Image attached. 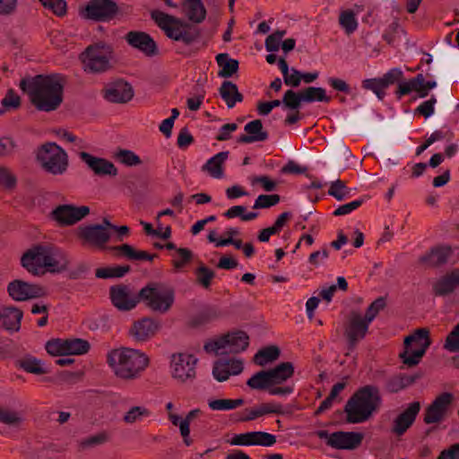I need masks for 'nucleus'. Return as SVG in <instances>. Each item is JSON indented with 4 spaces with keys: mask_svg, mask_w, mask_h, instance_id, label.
<instances>
[{
    "mask_svg": "<svg viewBox=\"0 0 459 459\" xmlns=\"http://www.w3.org/2000/svg\"><path fill=\"white\" fill-rule=\"evenodd\" d=\"M65 81L59 74L36 75L30 80H22L20 87L27 91L37 109L50 112L63 102Z\"/></svg>",
    "mask_w": 459,
    "mask_h": 459,
    "instance_id": "1",
    "label": "nucleus"
},
{
    "mask_svg": "<svg viewBox=\"0 0 459 459\" xmlns=\"http://www.w3.org/2000/svg\"><path fill=\"white\" fill-rule=\"evenodd\" d=\"M22 265L31 274L39 275L48 271L59 273L67 269V255L50 244H38L28 249L21 259Z\"/></svg>",
    "mask_w": 459,
    "mask_h": 459,
    "instance_id": "2",
    "label": "nucleus"
},
{
    "mask_svg": "<svg viewBox=\"0 0 459 459\" xmlns=\"http://www.w3.org/2000/svg\"><path fill=\"white\" fill-rule=\"evenodd\" d=\"M107 362L117 377L134 380L149 367L150 359L140 350L122 347L111 350L107 355Z\"/></svg>",
    "mask_w": 459,
    "mask_h": 459,
    "instance_id": "3",
    "label": "nucleus"
},
{
    "mask_svg": "<svg viewBox=\"0 0 459 459\" xmlns=\"http://www.w3.org/2000/svg\"><path fill=\"white\" fill-rule=\"evenodd\" d=\"M381 403L379 390L374 385L359 388L347 402L344 411L349 423H361L369 419Z\"/></svg>",
    "mask_w": 459,
    "mask_h": 459,
    "instance_id": "4",
    "label": "nucleus"
},
{
    "mask_svg": "<svg viewBox=\"0 0 459 459\" xmlns=\"http://www.w3.org/2000/svg\"><path fill=\"white\" fill-rule=\"evenodd\" d=\"M151 16L166 36L173 40L191 45L200 38L199 29L178 18L159 10L152 11Z\"/></svg>",
    "mask_w": 459,
    "mask_h": 459,
    "instance_id": "5",
    "label": "nucleus"
},
{
    "mask_svg": "<svg viewBox=\"0 0 459 459\" xmlns=\"http://www.w3.org/2000/svg\"><path fill=\"white\" fill-rule=\"evenodd\" d=\"M139 299L152 311L165 314L175 302V290L167 283L152 281L139 291Z\"/></svg>",
    "mask_w": 459,
    "mask_h": 459,
    "instance_id": "6",
    "label": "nucleus"
},
{
    "mask_svg": "<svg viewBox=\"0 0 459 459\" xmlns=\"http://www.w3.org/2000/svg\"><path fill=\"white\" fill-rule=\"evenodd\" d=\"M37 159L43 169L52 175H63L69 165L65 151L55 143H47L38 151Z\"/></svg>",
    "mask_w": 459,
    "mask_h": 459,
    "instance_id": "7",
    "label": "nucleus"
},
{
    "mask_svg": "<svg viewBox=\"0 0 459 459\" xmlns=\"http://www.w3.org/2000/svg\"><path fill=\"white\" fill-rule=\"evenodd\" d=\"M113 57L112 48L103 42L90 45L81 55L84 70L93 74L108 71Z\"/></svg>",
    "mask_w": 459,
    "mask_h": 459,
    "instance_id": "8",
    "label": "nucleus"
},
{
    "mask_svg": "<svg viewBox=\"0 0 459 459\" xmlns=\"http://www.w3.org/2000/svg\"><path fill=\"white\" fill-rule=\"evenodd\" d=\"M249 344V337L243 331L227 333L220 338L205 342L204 349L215 356L239 353Z\"/></svg>",
    "mask_w": 459,
    "mask_h": 459,
    "instance_id": "9",
    "label": "nucleus"
},
{
    "mask_svg": "<svg viewBox=\"0 0 459 459\" xmlns=\"http://www.w3.org/2000/svg\"><path fill=\"white\" fill-rule=\"evenodd\" d=\"M429 331L420 328L404 339L405 350L400 354L403 363L408 367L417 365L429 347Z\"/></svg>",
    "mask_w": 459,
    "mask_h": 459,
    "instance_id": "10",
    "label": "nucleus"
},
{
    "mask_svg": "<svg viewBox=\"0 0 459 459\" xmlns=\"http://www.w3.org/2000/svg\"><path fill=\"white\" fill-rule=\"evenodd\" d=\"M198 359L192 354L174 353L170 357L169 369L174 380L180 384L192 383L196 377Z\"/></svg>",
    "mask_w": 459,
    "mask_h": 459,
    "instance_id": "11",
    "label": "nucleus"
},
{
    "mask_svg": "<svg viewBox=\"0 0 459 459\" xmlns=\"http://www.w3.org/2000/svg\"><path fill=\"white\" fill-rule=\"evenodd\" d=\"M316 436L325 444L337 450H354L358 448L363 440V435L359 432L335 431L329 433L327 430H319Z\"/></svg>",
    "mask_w": 459,
    "mask_h": 459,
    "instance_id": "12",
    "label": "nucleus"
},
{
    "mask_svg": "<svg viewBox=\"0 0 459 459\" xmlns=\"http://www.w3.org/2000/svg\"><path fill=\"white\" fill-rule=\"evenodd\" d=\"M119 13V7L114 0H91L81 11V15L95 22H108Z\"/></svg>",
    "mask_w": 459,
    "mask_h": 459,
    "instance_id": "13",
    "label": "nucleus"
},
{
    "mask_svg": "<svg viewBox=\"0 0 459 459\" xmlns=\"http://www.w3.org/2000/svg\"><path fill=\"white\" fill-rule=\"evenodd\" d=\"M369 324L363 319L361 313L351 310L344 325V336L349 351H353L368 332Z\"/></svg>",
    "mask_w": 459,
    "mask_h": 459,
    "instance_id": "14",
    "label": "nucleus"
},
{
    "mask_svg": "<svg viewBox=\"0 0 459 459\" xmlns=\"http://www.w3.org/2000/svg\"><path fill=\"white\" fill-rule=\"evenodd\" d=\"M453 401L454 395L451 393L445 392L437 395L425 409L424 423L429 425L442 422L446 418Z\"/></svg>",
    "mask_w": 459,
    "mask_h": 459,
    "instance_id": "15",
    "label": "nucleus"
},
{
    "mask_svg": "<svg viewBox=\"0 0 459 459\" xmlns=\"http://www.w3.org/2000/svg\"><path fill=\"white\" fill-rule=\"evenodd\" d=\"M90 213L86 205L75 206L73 204H61L52 212V217L61 226H70L77 223Z\"/></svg>",
    "mask_w": 459,
    "mask_h": 459,
    "instance_id": "16",
    "label": "nucleus"
},
{
    "mask_svg": "<svg viewBox=\"0 0 459 459\" xmlns=\"http://www.w3.org/2000/svg\"><path fill=\"white\" fill-rule=\"evenodd\" d=\"M78 238L83 245L104 248L110 238V232L100 224H91L78 228Z\"/></svg>",
    "mask_w": 459,
    "mask_h": 459,
    "instance_id": "17",
    "label": "nucleus"
},
{
    "mask_svg": "<svg viewBox=\"0 0 459 459\" xmlns=\"http://www.w3.org/2000/svg\"><path fill=\"white\" fill-rule=\"evenodd\" d=\"M420 408L421 404L418 401L409 403L408 406L394 419L390 429L391 433L397 437L403 436L415 422Z\"/></svg>",
    "mask_w": 459,
    "mask_h": 459,
    "instance_id": "18",
    "label": "nucleus"
},
{
    "mask_svg": "<svg viewBox=\"0 0 459 459\" xmlns=\"http://www.w3.org/2000/svg\"><path fill=\"white\" fill-rule=\"evenodd\" d=\"M10 297L15 301H25L29 299L44 297L46 291L39 284H31L22 280H14L7 286Z\"/></svg>",
    "mask_w": 459,
    "mask_h": 459,
    "instance_id": "19",
    "label": "nucleus"
},
{
    "mask_svg": "<svg viewBox=\"0 0 459 459\" xmlns=\"http://www.w3.org/2000/svg\"><path fill=\"white\" fill-rule=\"evenodd\" d=\"M436 87V81L426 82L423 74H419L409 81L399 82L395 93L397 98L401 99L403 96L410 94L412 91H415L419 97L425 98L429 95V91Z\"/></svg>",
    "mask_w": 459,
    "mask_h": 459,
    "instance_id": "20",
    "label": "nucleus"
},
{
    "mask_svg": "<svg viewBox=\"0 0 459 459\" xmlns=\"http://www.w3.org/2000/svg\"><path fill=\"white\" fill-rule=\"evenodd\" d=\"M103 97L112 103H126L133 99L134 89L129 82L124 80H117L105 87Z\"/></svg>",
    "mask_w": 459,
    "mask_h": 459,
    "instance_id": "21",
    "label": "nucleus"
},
{
    "mask_svg": "<svg viewBox=\"0 0 459 459\" xmlns=\"http://www.w3.org/2000/svg\"><path fill=\"white\" fill-rule=\"evenodd\" d=\"M110 299L112 304L119 310H131L141 300L138 297L134 296L126 285L112 286L109 290Z\"/></svg>",
    "mask_w": 459,
    "mask_h": 459,
    "instance_id": "22",
    "label": "nucleus"
},
{
    "mask_svg": "<svg viewBox=\"0 0 459 459\" xmlns=\"http://www.w3.org/2000/svg\"><path fill=\"white\" fill-rule=\"evenodd\" d=\"M126 42L147 56L158 54V48L153 39L146 32L131 30L125 37Z\"/></svg>",
    "mask_w": 459,
    "mask_h": 459,
    "instance_id": "23",
    "label": "nucleus"
},
{
    "mask_svg": "<svg viewBox=\"0 0 459 459\" xmlns=\"http://www.w3.org/2000/svg\"><path fill=\"white\" fill-rule=\"evenodd\" d=\"M80 159L88 166V168L97 176L115 177L117 175V169L113 162L100 157L93 156L86 152L79 153Z\"/></svg>",
    "mask_w": 459,
    "mask_h": 459,
    "instance_id": "24",
    "label": "nucleus"
},
{
    "mask_svg": "<svg viewBox=\"0 0 459 459\" xmlns=\"http://www.w3.org/2000/svg\"><path fill=\"white\" fill-rule=\"evenodd\" d=\"M244 369L243 360L240 359H219L213 363L212 376L219 382H224L230 376L239 375Z\"/></svg>",
    "mask_w": 459,
    "mask_h": 459,
    "instance_id": "25",
    "label": "nucleus"
},
{
    "mask_svg": "<svg viewBox=\"0 0 459 459\" xmlns=\"http://www.w3.org/2000/svg\"><path fill=\"white\" fill-rule=\"evenodd\" d=\"M160 324L151 317H144L134 322L130 329V334L137 342H146L156 334Z\"/></svg>",
    "mask_w": 459,
    "mask_h": 459,
    "instance_id": "26",
    "label": "nucleus"
},
{
    "mask_svg": "<svg viewBox=\"0 0 459 459\" xmlns=\"http://www.w3.org/2000/svg\"><path fill=\"white\" fill-rule=\"evenodd\" d=\"M459 286V269H455L452 272L437 279L432 283V291L435 296H446L455 291Z\"/></svg>",
    "mask_w": 459,
    "mask_h": 459,
    "instance_id": "27",
    "label": "nucleus"
},
{
    "mask_svg": "<svg viewBox=\"0 0 459 459\" xmlns=\"http://www.w3.org/2000/svg\"><path fill=\"white\" fill-rule=\"evenodd\" d=\"M244 130L247 134L239 135L237 139V142L239 143H253L268 139V133L263 129V124L260 119L248 122L244 126Z\"/></svg>",
    "mask_w": 459,
    "mask_h": 459,
    "instance_id": "28",
    "label": "nucleus"
},
{
    "mask_svg": "<svg viewBox=\"0 0 459 459\" xmlns=\"http://www.w3.org/2000/svg\"><path fill=\"white\" fill-rule=\"evenodd\" d=\"M451 255L448 247H437L419 258V263L425 267H437L446 264Z\"/></svg>",
    "mask_w": 459,
    "mask_h": 459,
    "instance_id": "29",
    "label": "nucleus"
},
{
    "mask_svg": "<svg viewBox=\"0 0 459 459\" xmlns=\"http://www.w3.org/2000/svg\"><path fill=\"white\" fill-rule=\"evenodd\" d=\"M23 313L15 307H2L0 324L10 331H19Z\"/></svg>",
    "mask_w": 459,
    "mask_h": 459,
    "instance_id": "30",
    "label": "nucleus"
},
{
    "mask_svg": "<svg viewBox=\"0 0 459 459\" xmlns=\"http://www.w3.org/2000/svg\"><path fill=\"white\" fill-rule=\"evenodd\" d=\"M283 406L278 403H262L259 406L246 410V415L242 417L240 421H250L259 418L261 416L274 413V414H283Z\"/></svg>",
    "mask_w": 459,
    "mask_h": 459,
    "instance_id": "31",
    "label": "nucleus"
},
{
    "mask_svg": "<svg viewBox=\"0 0 459 459\" xmlns=\"http://www.w3.org/2000/svg\"><path fill=\"white\" fill-rule=\"evenodd\" d=\"M182 7L187 19L194 23H201L206 17V9L201 0H184Z\"/></svg>",
    "mask_w": 459,
    "mask_h": 459,
    "instance_id": "32",
    "label": "nucleus"
},
{
    "mask_svg": "<svg viewBox=\"0 0 459 459\" xmlns=\"http://www.w3.org/2000/svg\"><path fill=\"white\" fill-rule=\"evenodd\" d=\"M229 157V152H221L209 159L202 167L212 178H222L224 177L223 164Z\"/></svg>",
    "mask_w": 459,
    "mask_h": 459,
    "instance_id": "33",
    "label": "nucleus"
},
{
    "mask_svg": "<svg viewBox=\"0 0 459 459\" xmlns=\"http://www.w3.org/2000/svg\"><path fill=\"white\" fill-rule=\"evenodd\" d=\"M219 92L229 108H232L237 102L243 101V95L238 91V86L230 81H224Z\"/></svg>",
    "mask_w": 459,
    "mask_h": 459,
    "instance_id": "34",
    "label": "nucleus"
},
{
    "mask_svg": "<svg viewBox=\"0 0 459 459\" xmlns=\"http://www.w3.org/2000/svg\"><path fill=\"white\" fill-rule=\"evenodd\" d=\"M272 386L280 385L291 377L294 367L291 362H282L275 368L267 370Z\"/></svg>",
    "mask_w": 459,
    "mask_h": 459,
    "instance_id": "35",
    "label": "nucleus"
},
{
    "mask_svg": "<svg viewBox=\"0 0 459 459\" xmlns=\"http://www.w3.org/2000/svg\"><path fill=\"white\" fill-rule=\"evenodd\" d=\"M24 421L21 411L0 404V422L12 429H20Z\"/></svg>",
    "mask_w": 459,
    "mask_h": 459,
    "instance_id": "36",
    "label": "nucleus"
},
{
    "mask_svg": "<svg viewBox=\"0 0 459 459\" xmlns=\"http://www.w3.org/2000/svg\"><path fill=\"white\" fill-rule=\"evenodd\" d=\"M216 62L221 68L218 73L220 77L229 78L238 72V61L230 58L227 53L218 54L216 56Z\"/></svg>",
    "mask_w": 459,
    "mask_h": 459,
    "instance_id": "37",
    "label": "nucleus"
},
{
    "mask_svg": "<svg viewBox=\"0 0 459 459\" xmlns=\"http://www.w3.org/2000/svg\"><path fill=\"white\" fill-rule=\"evenodd\" d=\"M278 66L282 74L284 83L291 87H299L301 82V73L295 68H289L284 57H280Z\"/></svg>",
    "mask_w": 459,
    "mask_h": 459,
    "instance_id": "38",
    "label": "nucleus"
},
{
    "mask_svg": "<svg viewBox=\"0 0 459 459\" xmlns=\"http://www.w3.org/2000/svg\"><path fill=\"white\" fill-rule=\"evenodd\" d=\"M303 102L311 103L315 101L330 102L331 97L326 95V91L321 87H307L301 91Z\"/></svg>",
    "mask_w": 459,
    "mask_h": 459,
    "instance_id": "39",
    "label": "nucleus"
},
{
    "mask_svg": "<svg viewBox=\"0 0 459 459\" xmlns=\"http://www.w3.org/2000/svg\"><path fill=\"white\" fill-rule=\"evenodd\" d=\"M114 248L120 251L124 256L132 261H152L156 256V255H150L146 251L135 250L128 244H123Z\"/></svg>",
    "mask_w": 459,
    "mask_h": 459,
    "instance_id": "40",
    "label": "nucleus"
},
{
    "mask_svg": "<svg viewBox=\"0 0 459 459\" xmlns=\"http://www.w3.org/2000/svg\"><path fill=\"white\" fill-rule=\"evenodd\" d=\"M280 349L276 346H268L259 350L254 356V362L259 366H264L276 360L280 356Z\"/></svg>",
    "mask_w": 459,
    "mask_h": 459,
    "instance_id": "41",
    "label": "nucleus"
},
{
    "mask_svg": "<svg viewBox=\"0 0 459 459\" xmlns=\"http://www.w3.org/2000/svg\"><path fill=\"white\" fill-rule=\"evenodd\" d=\"M195 275L196 283L204 290H209L211 288L212 281L215 277V273L204 264H201L195 270Z\"/></svg>",
    "mask_w": 459,
    "mask_h": 459,
    "instance_id": "42",
    "label": "nucleus"
},
{
    "mask_svg": "<svg viewBox=\"0 0 459 459\" xmlns=\"http://www.w3.org/2000/svg\"><path fill=\"white\" fill-rule=\"evenodd\" d=\"M347 382H338L331 389L329 395L320 403L316 409V413L320 414L329 410L333 403L338 399L339 394L345 388Z\"/></svg>",
    "mask_w": 459,
    "mask_h": 459,
    "instance_id": "43",
    "label": "nucleus"
},
{
    "mask_svg": "<svg viewBox=\"0 0 459 459\" xmlns=\"http://www.w3.org/2000/svg\"><path fill=\"white\" fill-rule=\"evenodd\" d=\"M129 265L101 267L95 271V276L100 279L120 278L130 271Z\"/></svg>",
    "mask_w": 459,
    "mask_h": 459,
    "instance_id": "44",
    "label": "nucleus"
},
{
    "mask_svg": "<svg viewBox=\"0 0 459 459\" xmlns=\"http://www.w3.org/2000/svg\"><path fill=\"white\" fill-rule=\"evenodd\" d=\"M109 440V435L107 431H100L79 441L81 450H86L96 447L107 443Z\"/></svg>",
    "mask_w": 459,
    "mask_h": 459,
    "instance_id": "45",
    "label": "nucleus"
},
{
    "mask_svg": "<svg viewBox=\"0 0 459 459\" xmlns=\"http://www.w3.org/2000/svg\"><path fill=\"white\" fill-rule=\"evenodd\" d=\"M67 355H82L89 351L90 343L81 338L65 339Z\"/></svg>",
    "mask_w": 459,
    "mask_h": 459,
    "instance_id": "46",
    "label": "nucleus"
},
{
    "mask_svg": "<svg viewBox=\"0 0 459 459\" xmlns=\"http://www.w3.org/2000/svg\"><path fill=\"white\" fill-rule=\"evenodd\" d=\"M247 385L252 389L264 390L272 386L267 370H261L254 374L247 381Z\"/></svg>",
    "mask_w": 459,
    "mask_h": 459,
    "instance_id": "47",
    "label": "nucleus"
},
{
    "mask_svg": "<svg viewBox=\"0 0 459 459\" xmlns=\"http://www.w3.org/2000/svg\"><path fill=\"white\" fill-rule=\"evenodd\" d=\"M220 316V312L214 307H208L200 311L192 319V324L195 326L206 325Z\"/></svg>",
    "mask_w": 459,
    "mask_h": 459,
    "instance_id": "48",
    "label": "nucleus"
},
{
    "mask_svg": "<svg viewBox=\"0 0 459 459\" xmlns=\"http://www.w3.org/2000/svg\"><path fill=\"white\" fill-rule=\"evenodd\" d=\"M328 195L338 201H342L351 195V189L346 186L345 181L336 179L331 183Z\"/></svg>",
    "mask_w": 459,
    "mask_h": 459,
    "instance_id": "49",
    "label": "nucleus"
},
{
    "mask_svg": "<svg viewBox=\"0 0 459 459\" xmlns=\"http://www.w3.org/2000/svg\"><path fill=\"white\" fill-rule=\"evenodd\" d=\"M244 403L243 399H217L210 401L208 405L213 411H230L241 406Z\"/></svg>",
    "mask_w": 459,
    "mask_h": 459,
    "instance_id": "50",
    "label": "nucleus"
},
{
    "mask_svg": "<svg viewBox=\"0 0 459 459\" xmlns=\"http://www.w3.org/2000/svg\"><path fill=\"white\" fill-rule=\"evenodd\" d=\"M20 366L26 372L36 375H42L48 372L43 363L39 359H37L33 357L24 358L20 361Z\"/></svg>",
    "mask_w": 459,
    "mask_h": 459,
    "instance_id": "51",
    "label": "nucleus"
},
{
    "mask_svg": "<svg viewBox=\"0 0 459 459\" xmlns=\"http://www.w3.org/2000/svg\"><path fill=\"white\" fill-rule=\"evenodd\" d=\"M415 381V377L407 375L395 376L389 379L387 388L392 393H397L400 390L409 386Z\"/></svg>",
    "mask_w": 459,
    "mask_h": 459,
    "instance_id": "52",
    "label": "nucleus"
},
{
    "mask_svg": "<svg viewBox=\"0 0 459 459\" xmlns=\"http://www.w3.org/2000/svg\"><path fill=\"white\" fill-rule=\"evenodd\" d=\"M1 104L3 108H0V115L7 110L17 109L21 106V98L13 89H10L2 100Z\"/></svg>",
    "mask_w": 459,
    "mask_h": 459,
    "instance_id": "53",
    "label": "nucleus"
},
{
    "mask_svg": "<svg viewBox=\"0 0 459 459\" xmlns=\"http://www.w3.org/2000/svg\"><path fill=\"white\" fill-rule=\"evenodd\" d=\"M303 102L301 91H294L292 90H288L282 98V105L284 108L296 110L298 109L301 103Z\"/></svg>",
    "mask_w": 459,
    "mask_h": 459,
    "instance_id": "54",
    "label": "nucleus"
},
{
    "mask_svg": "<svg viewBox=\"0 0 459 459\" xmlns=\"http://www.w3.org/2000/svg\"><path fill=\"white\" fill-rule=\"evenodd\" d=\"M339 23L344 29L347 34H351L357 30L358 22L352 11L347 10L341 13Z\"/></svg>",
    "mask_w": 459,
    "mask_h": 459,
    "instance_id": "55",
    "label": "nucleus"
},
{
    "mask_svg": "<svg viewBox=\"0 0 459 459\" xmlns=\"http://www.w3.org/2000/svg\"><path fill=\"white\" fill-rule=\"evenodd\" d=\"M115 157L119 162L129 167L142 163L140 157L130 150L120 149L117 152Z\"/></svg>",
    "mask_w": 459,
    "mask_h": 459,
    "instance_id": "56",
    "label": "nucleus"
},
{
    "mask_svg": "<svg viewBox=\"0 0 459 459\" xmlns=\"http://www.w3.org/2000/svg\"><path fill=\"white\" fill-rule=\"evenodd\" d=\"M362 87L372 91L380 100L385 96L386 87L381 78L366 79L362 82Z\"/></svg>",
    "mask_w": 459,
    "mask_h": 459,
    "instance_id": "57",
    "label": "nucleus"
},
{
    "mask_svg": "<svg viewBox=\"0 0 459 459\" xmlns=\"http://www.w3.org/2000/svg\"><path fill=\"white\" fill-rule=\"evenodd\" d=\"M150 411L143 406H134L132 407L123 417L126 423L133 424L136 421H140L143 418L150 415Z\"/></svg>",
    "mask_w": 459,
    "mask_h": 459,
    "instance_id": "58",
    "label": "nucleus"
},
{
    "mask_svg": "<svg viewBox=\"0 0 459 459\" xmlns=\"http://www.w3.org/2000/svg\"><path fill=\"white\" fill-rule=\"evenodd\" d=\"M252 446H273L276 443V437L264 431H252Z\"/></svg>",
    "mask_w": 459,
    "mask_h": 459,
    "instance_id": "59",
    "label": "nucleus"
},
{
    "mask_svg": "<svg viewBox=\"0 0 459 459\" xmlns=\"http://www.w3.org/2000/svg\"><path fill=\"white\" fill-rule=\"evenodd\" d=\"M65 346V339H53L47 342L46 350L52 356H66Z\"/></svg>",
    "mask_w": 459,
    "mask_h": 459,
    "instance_id": "60",
    "label": "nucleus"
},
{
    "mask_svg": "<svg viewBox=\"0 0 459 459\" xmlns=\"http://www.w3.org/2000/svg\"><path fill=\"white\" fill-rule=\"evenodd\" d=\"M444 349L449 352L459 351V323L456 324L447 334L444 343Z\"/></svg>",
    "mask_w": 459,
    "mask_h": 459,
    "instance_id": "61",
    "label": "nucleus"
},
{
    "mask_svg": "<svg viewBox=\"0 0 459 459\" xmlns=\"http://www.w3.org/2000/svg\"><path fill=\"white\" fill-rule=\"evenodd\" d=\"M48 10L56 16H64L66 13V2L65 0H39Z\"/></svg>",
    "mask_w": 459,
    "mask_h": 459,
    "instance_id": "62",
    "label": "nucleus"
},
{
    "mask_svg": "<svg viewBox=\"0 0 459 459\" xmlns=\"http://www.w3.org/2000/svg\"><path fill=\"white\" fill-rule=\"evenodd\" d=\"M385 299L382 297L377 299L368 306L363 319L370 325V323L377 317L378 313L385 308Z\"/></svg>",
    "mask_w": 459,
    "mask_h": 459,
    "instance_id": "63",
    "label": "nucleus"
},
{
    "mask_svg": "<svg viewBox=\"0 0 459 459\" xmlns=\"http://www.w3.org/2000/svg\"><path fill=\"white\" fill-rule=\"evenodd\" d=\"M16 176L10 169L0 165V186L5 189L12 190L16 186Z\"/></svg>",
    "mask_w": 459,
    "mask_h": 459,
    "instance_id": "64",
    "label": "nucleus"
}]
</instances>
